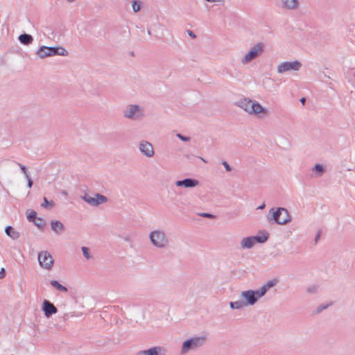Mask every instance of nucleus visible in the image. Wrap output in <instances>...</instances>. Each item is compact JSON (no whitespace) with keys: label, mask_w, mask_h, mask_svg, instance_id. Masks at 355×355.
<instances>
[{"label":"nucleus","mask_w":355,"mask_h":355,"mask_svg":"<svg viewBox=\"0 0 355 355\" xmlns=\"http://www.w3.org/2000/svg\"><path fill=\"white\" fill-rule=\"evenodd\" d=\"M167 349L161 346H155L145 350H140L135 355H166Z\"/></svg>","instance_id":"nucleus-10"},{"label":"nucleus","mask_w":355,"mask_h":355,"mask_svg":"<svg viewBox=\"0 0 355 355\" xmlns=\"http://www.w3.org/2000/svg\"><path fill=\"white\" fill-rule=\"evenodd\" d=\"M277 284V280L276 279L268 281L258 289L242 291L241 297L243 299V302L245 306H253L259 299L266 295L270 288L275 286Z\"/></svg>","instance_id":"nucleus-1"},{"label":"nucleus","mask_w":355,"mask_h":355,"mask_svg":"<svg viewBox=\"0 0 355 355\" xmlns=\"http://www.w3.org/2000/svg\"><path fill=\"white\" fill-rule=\"evenodd\" d=\"M51 229L58 234H60L64 230V225L59 220H52L51 222Z\"/></svg>","instance_id":"nucleus-16"},{"label":"nucleus","mask_w":355,"mask_h":355,"mask_svg":"<svg viewBox=\"0 0 355 355\" xmlns=\"http://www.w3.org/2000/svg\"><path fill=\"white\" fill-rule=\"evenodd\" d=\"M252 236L245 237L241 241V248L243 249H250L254 245Z\"/></svg>","instance_id":"nucleus-17"},{"label":"nucleus","mask_w":355,"mask_h":355,"mask_svg":"<svg viewBox=\"0 0 355 355\" xmlns=\"http://www.w3.org/2000/svg\"><path fill=\"white\" fill-rule=\"evenodd\" d=\"M5 232L9 237H10L13 240L17 239L19 237V233L18 232H16L12 226H7L5 229Z\"/></svg>","instance_id":"nucleus-19"},{"label":"nucleus","mask_w":355,"mask_h":355,"mask_svg":"<svg viewBox=\"0 0 355 355\" xmlns=\"http://www.w3.org/2000/svg\"><path fill=\"white\" fill-rule=\"evenodd\" d=\"M42 311L44 312L45 317L49 318L52 315L58 313L57 307L49 300H44L42 304Z\"/></svg>","instance_id":"nucleus-11"},{"label":"nucleus","mask_w":355,"mask_h":355,"mask_svg":"<svg viewBox=\"0 0 355 355\" xmlns=\"http://www.w3.org/2000/svg\"><path fill=\"white\" fill-rule=\"evenodd\" d=\"M95 198L96 202H98V205L105 203L107 201V198L101 193H96Z\"/></svg>","instance_id":"nucleus-27"},{"label":"nucleus","mask_w":355,"mask_h":355,"mask_svg":"<svg viewBox=\"0 0 355 355\" xmlns=\"http://www.w3.org/2000/svg\"><path fill=\"white\" fill-rule=\"evenodd\" d=\"M16 164L19 166V168H21V171L24 173L25 176L28 177V175H29V173L27 171L26 167L24 165L21 164V163L16 162Z\"/></svg>","instance_id":"nucleus-35"},{"label":"nucleus","mask_w":355,"mask_h":355,"mask_svg":"<svg viewBox=\"0 0 355 355\" xmlns=\"http://www.w3.org/2000/svg\"><path fill=\"white\" fill-rule=\"evenodd\" d=\"M149 239L153 246L160 249L167 248L170 242L167 234L160 230L152 231L149 234Z\"/></svg>","instance_id":"nucleus-4"},{"label":"nucleus","mask_w":355,"mask_h":355,"mask_svg":"<svg viewBox=\"0 0 355 355\" xmlns=\"http://www.w3.org/2000/svg\"><path fill=\"white\" fill-rule=\"evenodd\" d=\"M187 33L192 38H196V35H195V33L192 31L188 30L187 31Z\"/></svg>","instance_id":"nucleus-42"},{"label":"nucleus","mask_w":355,"mask_h":355,"mask_svg":"<svg viewBox=\"0 0 355 355\" xmlns=\"http://www.w3.org/2000/svg\"><path fill=\"white\" fill-rule=\"evenodd\" d=\"M69 2H72L74 0H67Z\"/></svg>","instance_id":"nucleus-47"},{"label":"nucleus","mask_w":355,"mask_h":355,"mask_svg":"<svg viewBox=\"0 0 355 355\" xmlns=\"http://www.w3.org/2000/svg\"><path fill=\"white\" fill-rule=\"evenodd\" d=\"M83 200H84L88 204L93 205V206H98V203L96 201L95 197H91L88 194L85 193L83 197Z\"/></svg>","instance_id":"nucleus-24"},{"label":"nucleus","mask_w":355,"mask_h":355,"mask_svg":"<svg viewBox=\"0 0 355 355\" xmlns=\"http://www.w3.org/2000/svg\"><path fill=\"white\" fill-rule=\"evenodd\" d=\"M254 101L248 98H243L236 103V105L243 109L245 112L250 114L252 104Z\"/></svg>","instance_id":"nucleus-15"},{"label":"nucleus","mask_w":355,"mask_h":355,"mask_svg":"<svg viewBox=\"0 0 355 355\" xmlns=\"http://www.w3.org/2000/svg\"><path fill=\"white\" fill-rule=\"evenodd\" d=\"M5 276H6V270L3 268H2L0 271V279L4 278Z\"/></svg>","instance_id":"nucleus-41"},{"label":"nucleus","mask_w":355,"mask_h":355,"mask_svg":"<svg viewBox=\"0 0 355 355\" xmlns=\"http://www.w3.org/2000/svg\"><path fill=\"white\" fill-rule=\"evenodd\" d=\"M199 215L202 217L210 218V219H213V218H216V216H214V214H210V213H200V214H199Z\"/></svg>","instance_id":"nucleus-36"},{"label":"nucleus","mask_w":355,"mask_h":355,"mask_svg":"<svg viewBox=\"0 0 355 355\" xmlns=\"http://www.w3.org/2000/svg\"><path fill=\"white\" fill-rule=\"evenodd\" d=\"M267 217L268 221L273 220L279 225H286L292 220L288 209L284 207H278L276 210L270 209Z\"/></svg>","instance_id":"nucleus-2"},{"label":"nucleus","mask_w":355,"mask_h":355,"mask_svg":"<svg viewBox=\"0 0 355 355\" xmlns=\"http://www.w3.org/2000/svg\"><path fill=\"white\" fill-rule=\"evenodd\" d=\"M148 34L150 35V31L149 30H148Z\"/></svg>","instance_id":"nucleus-46"},{"label":"nucleus","mask_w":355,"mask_h":355,"mask_svg":"<svg viewBox=\"0 0 355 355\" xmlns=\"http://www.w3.org/2000/svg\"><path fill=\"white\" fill-rule=\"evenodd\" d=\"M177 137H178V138H179L180 140H182L183 141H189L191 139V138L189 137L182 135V134H180V133L177 134Z\"/></svg>","instance_id":"nucleus-37"},{"label":"nucleus","mask_w":355,"mask_h":355,"mask_svg":"<svg viewBox=\"0 0 355 355\" xmlns=\"http://www.w3.org/2000/svg\"><path fill=\"white\" fill-rule=\"evenodd\" d=\"M36 55L41 59L53 55H68V51L62 46H41L37 50Z\"/></svg>","instance_id":"nucleus-5"},{"label":"nucleus","mask_w":355,"mask_h":355,"mask_svg":"<svg viewBox=\"0 0 355 355\" xmlns=\"http://www.w3.org/2000/svg\"><path fill=\"white\" fill-rule=\"evenodd\" d=\"M318 291V286L315 284L311 285L306 288V293L309 294H315Z\"/></svg>","instance_id":"nucleus-32"},{"label":"nucleus","mask_w":355,"mask_h":355,"mask_svg":"<svg viewBox=\"0 0 355 355\" xmlns=\"http://www.w3.org/2000/svg\"><path fill=\"white\" fill-rule=\"evenodd\" d=\"M332 303L327 304H320L315 309V313L318 314L321 313L322 311L327 309L329 306H331Z\"/></svg>","instance_id":"nucleus-31"},{"label":"nucleus","mask_w":355,"mask_h":355,"mask_svg":"<svg viewBox=\"0 0 355 355\" xmlns=\"http://www.w3.org/2000/svg\"><path fill=\"white\" fill-rule=\"evenodd\" d=\"M38 262L42 268L51 270L53 266L54 260L51 254L47 251H42L38 253Z\"/></svg>","instance_id":"nucleus-8"},{"label":"nucleus","mask_w":355,"mask_h":355,"mask_svg":"<svg viewBox=\"0 0 355 355\" xmlns=\"http://www.w3.org/2000/svg\"><path fill=\"white\" fill-rule=\"evenodd\" d=\"M123 116L129 119L139 120L144 116V110L139 105H129L123 111Z\"/></svg>","instance_id":"nucleus-6"},{"label":"nucleus","mask_w":355,"mask_h":355,"mask_svg":"<svg viewBox=\"0 0 355 355\" xmlns=\"http://www.w3.org/2000/svg\"><path fill=\"white\" fill-rule=\"evenodd\" d=\"M322 235V230H319L316 234H315V239H314V244L316 245L320 238Z\"/></svg>","instance_id":"nucleus-39"},{"label":"nucleus","mask_w":355,"mask_h":355,"mask_svg":"<svg viewBox=\"0 0 355 355\" xmlns=\"http://www.w3.org/2000/svg\"><path fill=\"white\" fill-rule=\"evenodd\" d=\"M265 207H266L265 203H263L262 205H261L260 206H259V207H257V209H264V208H265Z\"/></svg>","instance_id":"nucleus-44"},{"label":"nucleus","mask_w":355,"mask_h":355,"mask_svg":"<svg viewBox=\"0 0 355 355\" xmlns=\"http://www.w3.org/2000/svg\"><path fill=\"white\" fill-rule=\"evenodd\" d=\"M252 109L250 110V114L252 115H260L259 116H266L268 114V110L265 107H263L260 103L257 101H253L252 104Z\"/></svg>","instance_id":"nucleus-14"},{"label":"nucleus","mask_w":355,"mask_h":355,"mask_svg":"<svg viewBox=\"0 0 355 355\" xmlns=\"http://www.w3.org/2000/svg\"><path fill=\"white\" fill-rule=\"evenodd\" d=\"M33 223L36 227L42 230L44 229V227L46 225L44 219L39 217L36 218V220Z\"/></svg>","instance_id":"nucleus-29"},{"label":"nucleus","mask_w":355,"mask_h":355,"mask_svg":"<svg viewBox=\"0 0 355 355\" xmlns=\"http://www.w3.org/2000/svg\"><path fill=\"white\" fill-rule=\"evenodd\" d=\"M139 150L147 157H151L154 155L153 147L152 144L146 141H142L139 143Z\"/></svg>","instance_id":"nucleus-12"},{"label":"nucleus","mask_w":355,"mask_h":355,"mask_svg":"<svg viewBox=\"0 0 355 355\" xmlns=\"http://www.w3.org/2000/svg\"><path fill=\"white\" fill-rule=\"evenodd\" d=\"M284 8L292 10L295 9L298 5L297 0H282Z\"/></svg>","instance_id":"nucleus-21"},{"label":"nucleus","mask_w":355,"mask_h":355,"mask_svg":"<svg viewBox=\"0 0 355 355\" xmlns=\"http://www.w3.org/2000/svg\"><path fill=\"white\" fill-rule=\"evenodd\" d=\"M221 164L224 166L227 171L230 172L232 171V166L226 161H223Z\"/></svg>","instance_id":"nucleus-38"},{"label":"nucleus","mask_w":355,"mask_h":355,"mask_svg":"<svg viewBox=\"0 0 355 355\" xmlns=\"http://www.w3.org/2000/svg\"><path fill=\"white\" fill-rule=\"evenodd\" d=\"M302 67V63L298 60L293 62H284L277 67V72L283 73L288 71H298Z\"/></svg>","instance_id":"nucleus-9"},{"label":"nucleus","mask_w":355,"mask_h":355,"mask_svg":"<svg viewBox=\"0 0 355 355\" xmlns=\"http://www.w3.org/2000/svg\"><path fill=\"white\" fill-rule=\"evenodd\" d=\"M26 178L27 179V187L31 189L33 186V182L31 178L30 175H28V177Z\"/></svg>","instance_id":"nucleus-40"},{"label":"nucleus","mask_w":355,"mask_h":355,"mask_svg":"<svg viewBox=\"0 0 355 355\" xmlns=\"http://www.w3.org/2000/svg\"><path fill=\"white\" fill-rule=\"evenodd\" d=\"M69 313H64V315H63V319L64 320H68V318H69Z\"/></svg>","instance_id":"nucleus-43"},{"label":"nucleus","mask_w":355,"mask_h":355,"mask_svg":"<svg viewBox=\"0 0 355 355\" xmlns=\"http://www.w3.org/2000/svg\"><path fill=\"white\" fill-rule=\"evenodd\" d=\"M300 101L304 105L305 103V102H306V98L302 97V98H300Z\"/></svg>","instance_id":"nucleus-45"},{"label":"nucleus","mask_w":355,"mask_h":355,"mask_svg":"<svg viewBox=\"0 0 355 355\" xmlns=\"http://www.w3.org/2000/svg\"><path fill=\"white\" fill-rule=\"evenodd\" d=\"M252 238L254 241V243H264L268 239L269 234L268 233L262 234L261 235L257 234L256 236H252Z\"/></svg>","instance_id":"nucleus-20"},{"label":"nucleus","mask_w":355,"mask_h":355,"mask_svg":"<svg viewBox=\"0 0 355 355\" xmlns=\"http://www.w3.org/2000/svg\"><path fill=\"white\" fill-rule=\"evenodd\" d=\"M132 10L134 12H139L141 8L140 1H139L137 0L132 1Z\"/></svg>","instance_id":"nucleus-30"},{"label":"nucleus","mask_w":355,"mask_h":355,"mask_svg":"<svg viewBox=\"0 0 355 355\" xmlns=\"http://www.w3.org/2000/svg\"><path fill=\"white\" fill-rule=\"evenodd\" d=\"M229 304H230V307L233 310L241 309L243 307L246 306L243 302V300L230 302Z\"/></svg>","instance_id":"nucleus-23"},{"label":"nucleus","mask_w":355,"mask_h":355,"mask_svg":"<svg viewBox=\"0 0 355 355\" xmlns=\"http://www.w3.org/2000/svg\"><path fill=\"white\" fill-rule=\"evenodd\" d=\"M207 340V338L205 336H193L189 339H187L182 343L180 354L184 355L189 353L191 351H196L198 348L202 347Z\"/></svg>","instance_id":"nucleus-3"},{"label":"nucleus","mask_w":355,"mask_h":355,"mask_svg":"<svg viewBox=\"0 0 355 355\" xmlns=\"http://www.w3.org/2000/svg\"><path fill=\"white\" fill-rule=\"evenodd\" d=\"M354 77H355V73H354Z\"/></svg>","instance_id":"nucleus-49"},{"label":"nucleus","mask_w":355,"mask_h":355,"mask_svg":"<svg viewBox=\"0 0 355 355\" xmlns=\"http://www.w3.org/2000/svg\"><path fill=\"white\" fill-rule=\"evenodd\" d=\"M18 40L21 44L29 45L32 44L33 41V37L30 34L23 33L19 35Z\"/></svg>","instance_id":"nucleus-18"},{"label":"nucleus","mask_w":355,"mask_h":355,"mask_svg":"<svg viewBox=\"0 0 355 355\" xmlns=\"http://www.w3.org/2000/svg\"><path fill=\"white\" fill-rule=\"evenodd\" d=\"M199 184V181L193 178H184L181 180H178L175 182L177 187H182L185 188H193Z\"/></svg>","instance_id":"nucleus-13"},{"label":"nucleus","mask_w":355,"mask_h":355,"mask_svg":"<svg viewBox=\"0 0 355 355\" xmlns=\"http://www.w3.org/2000/svg\"><path fill=\"white\" fill-rule=\"evenodd\" d=\"M81 250H82L83 256L87 259H89L91 258V255L89 254V249L87 247H82Z\"/></svg>","instance_id":"nucleus-33"},{"label":"nucleus","mask_w":355,"mask_h":355,"mask_svg":"<svg viewBox=\"0 0 355 355\" xmlns=\"http://www.w3.org/2000/svg\"><path fill=\"white\" fill-rule=\"evenodd\" d=\"M263 48L264 44L262 42H259L255 44L242 58V63L244 64L250 63L253 60L258 58L263 52Z\"/></svg>","instance_id":"nucleus-7"},{"label":"nucleus","mask_w":355,"mask_h":355,"mask_svg":"<svg viewBox=\"0 0 355 355\" xmlns=\"http://www.w3.org/2000/svg\"><path fill=\"white\" fill-rule=\"evenodd\" d=\"M313 171L318 173V176H321L325 171V169L322 164H316L314 165V166L313 168Z\"/></svg>","instance_id":"nucleus-26"},{"label":"nucleus","mask_w":355,"mask_h":355,"mask_svg":"<svg viewBox=\"0 0 355 355\" xmlns=\"http://www.w3.org/2000/svg\"><path fill=\"white\" fill-rule=\"evenodd\" d=\"M121 33L125 37H128L130 35V31L128 26H121Z\"/></svg>","instance_id":"nucleus-34"},{"label":"nucleus","mask_w":355,"mask_h":355,"mask_svg":"<svg viewBox=\"0 0 355 355\" xmlns=\"http://www.w3.org/2000/svg\"><path fill=\"white\" fill-rule=\"evenodd\" d=\"M41 206L46 209H51L54 206V202L53 200L49 201L46 197H44L43 203Z\"/></svg>","instance_id":"nucleus-28"},{"label":"nucleus","mask_w":355,"mask_h":355,"mask_svg":"<svg viewBox=\"0 0 355 355\" xmlns=\"http://www.w3.org/2000/svg\"><path fill=\"white\" fill-rule=\"evenodd\" d=\"M26 218L29 222L34 223L36 220L37 212L34 210L28 209L26 211Z\"/></svg>","instance_id":"nucleus-25"},{"label":"nucleus","mask_w":355,"mask_h":355,"mask_svg":"<svg viewBox=\"0 0 355 355\" xmlns=\"http://www.w3.org/2000/svg\"><path fill=\"white\" fill-rule=\"evenodd\" d=\"M201 159H202L203 162H206L205 159H204L203 158H201Z\"/></svg>","instance_id":"nucleus-48"},{"label":"nucleus","mask_w":355,"mask_h":355,"mask_svg":"<svg viewBox=\"0 0 355 355\" xmlns=\"http://www.w3.org/2000/svg\"><path fill=\"white\" fill-rule=\"evenodd\" d=\"M50 284L53 287H54L55 288H56L58 291H59L60 292H64V293L68 292V288L66 286L61 284L57 280H51Z\"/></svg>","instance_id":"nucleus-22"}]
</instances>
